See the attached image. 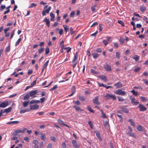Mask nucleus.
<instances>
[{
	"label": "nucleus",
	"mask_w": 148,
	"mask_h": 148,
	"mask_svg": "<svg viewBox=\"0 0 148 148\" xmlns=\"http://www.w3.org/2000/svg\"><path fill=\"white\" fill-rule=\"evenodd\" d=\"M114 93L116 95L122 96H124L126 94V92L125 91H123L121 89H119L116 90L114 92Z\"/></svg>",
	"instance_id": "f257e3e1"
},
{
	"label": "nucleus",
	"mask_w": 148,
	"mask_h": 148,
	"mask_svg": "<svg viewBox=\"0 0 148 148\" xmlns=\"http://www.w3.org/2000/svg\"><path fill=\"white\" fill-rule=\"evenodd\" d=\"M130 99L131 101V103L133 105L136 106L139 103V102L137 101L136 99L132 96L130 97Z\"/></svg>",
	"instance_id": "f03ea898"
},
{
	"label": "nucleus",
	"mask_w": 148,
	"mask_h": 148,
	"mask_svg": "<svg viewBox=\"0 0 148 148\" xmlns=\"http://www.w3.org/2000/svg\"><path fill=\"white\" fill-rule=\"evenodd\" d=\"M37 93V90H33L29 92V94L30 97H32V98H34L36 97L35 95Z\"/></svg>",
	"instance_id": "7ed1b4c3"
},
{
	"label": "nucleus",
	"mask_w": 148,
	"mask_h": 148,
	"mask_svg": "<svg viewBox=\"0 0 148 148\" xmlns=\"http://www.w3.org/2000/svg\"><path fill=\"white\" fill-rule=\"evenodd\" d=\"M9 104L8 101L5 100L4 101L0 103V107L2 108H4L7 107Z\"/></svg>",
	"instance_id": "20e7f679"
},
{
	"label": "nucleus",
	"mask_w": 148,
	"mask_h": 148,
	"mask_svg": "<svg viewBox=\"0 0 148 148\" xmlns=\"http://www.w3.org/2000/svg\"><path fill=\"white\" fill-rule=\"evenodd\" d=\"M139 108V110L141 112H144L147 110V108L143 105L140 104L138 106Z\"/></svg>",
	"instance_id": "39448f33"
},
{
	"label": "nucleus",
	"mask_w": 148,
	"mask_h": 148,
	"mask_svg": "<svg viewBox=\"0 0 148 148\" xmlns=\"http://www.w3.org/2000/svg\"><path fill=\"white\" fill-rule=\"evenodd\" d=\"M107 99H109L110 98H112L113 100H115L116 99V97L115 95H112L109 94H107L105 97Z\"/></svg>",
	"instance_id": "423d86ee"
},
{
	"label": "nucleus",
	"mask_w": 148,
	"mask_h": 148,
	"mask_svg": "<svg viewBox=\"0 0 148 148\" xmlns=\"http://www.w3.org/2000/svg\"><path fill=\"white\" fill-rule=\"evenodd\" d=\"M51 9V6L49 7L48 8L47 10H44L42 12V15L43 16L46 15V13L48 14L49 13Z\"/></svg>",
	"instance_id": "0eeeda50"
},
{
	"label": "nucleus",
	"mask_w": 148,
	"mask_h": 148,
	"mask_svg": "<svg viewBox=\"0 0 148 148\" xmlns=\"http://www.w3.org/2000/svg\"><path fill=\"white\" fill-rule=\"evenodd\" d=\"M106 38L107 39L106 40H104L102 41V42L103 43L105 46L109 43V42L110 41L111 38L110 37L107 36Z\"/></svg>",
	"instance_id": "6e6552de"
},
{
	"label": "nucleus",
	"mask_w": 148,
	"mask_h": 148,
	"mask_svg": "<svg viewBox=\"0 0 148 148\" xmlns=\"http://www.w3.org/2000/svg\"><path fill=\"white\" fill-rule=\"evenodd\" d=\"M30 110H36L38 109L39 108L38 105L37 104H35L30 106Z\"/></svg>",
	"instance_id": "1a4fd4ad"
},
{
	"label": "nucleus",
	"mask_w": 148,
	"mask_h": 148,
	"mask_svg": "<svg viewBox=\"0 0 148 148\" xmlns=\"http://www.w3.org/2000/svg\"><path fill=\"white\" fill-rule=\"evenodd\" d=\"M93 102L94 104L97 105H99L100 104L99 102V98L98 96L95 97L93 100Z\"/></svg>",
	"instance_id": "9d476101"
},
{
	"label": "nucleus",
	"mask_w": 148,
	"mask_h": 148,
	"mask_svg": "<svg viewBox=\"0 0 148 148\" xmlns=\"http://www.w3.org/2000/svg\"><path fill=\"white\" fill-rule=\"evenodd\" d=\"M104 68L107 71H109L112 70L110 65L107 64H106L104 66Z\"/></svg>",
	"instance_id": "9b49d317"
},
{
	"label": "nucleus",
	"mask_w": 148,
	"mask_h": 148,
	"mask_svg": "<svg viewBox=\"0 0 148 148\" xmlns=\"http://www.w3.org/2000/svg\"><path fill=\"white\" fill-rule=\"evenodd\" d=\"M43 21L44 22H45L46 25L48 27H49L50 25V21L47 18H45Z\"/></svg>",
	"instance_id": "f8f14e48"
},
{
	"label": "nucleus",
	"mask_w": 148,
	"mask_h": 148,
	"mask_svg": "<svg viewBox=\"0 0 148 148\" xmlns=\"http://www.w3.org/2000/svg\"><path fill=\"white\" fill-rule=\"evenodd\" d=\"M122 111L125 113H128L129 112L128 110L125 107V106H121L119 107Z\"/></svg>",
	"instance_id": "ddd939ff"
},
{
	"label": "nucleus",
	"mask_w": 148,
	"mask_h": 148,
	"mask_svg": "<svg viewBox=\"0 0 148 148\" xmlns=\"http://www.w3.org/2000/svg\"><path fill=\"white\" fill-rule=\"evenodd\" d=\"M114 86L116 87L117 88H121L123 86V84L120 82H119L114 84Z\"/></svg>",
	"instance_id": "4468645a"
},
{
	"label": "nucleus",
	"mask_w": 148,
	"mask_h": 148,
	"mask_svg": "<svg viewBox=\"0 0 148 148\" xmlns=\"http://www.w3.org/2000/svg\"><path fill=\"white\" fill-rule=\"evenodd\" d=\"M73 108L75 109V110L77 111H80L82 112L83 111V110L79 106H75L73 107Z\"/></svg>",
	"instance_id": "2eb2a0df"
},
{
	"label": "nucleus",
	"mask_w": 148,
	"mask_h": 148,
	"mask_svg": "<svg viewBox=\"0 0 148 148\" xmlns=\"http://www.w3.org/2000/svg\"><path fill=\"white\" fill-rule=\"evenodd\" d=\"M40 138L42 140H45L46 139V137L45 134L41 132L40 134Z\"/></svg>",
	"instance_id": "dca6fc26"
},
{
	"label": "nucleus",
	"mask_w": 148,
	"mask_h": 148,
	"mask_svg": "<svg viewBox=\"0 0 148 148\" xmlns=\"http://www.w3.org/2000/svg\"><path fill=\"white\" fill-rule=\"evenodd\" d=\"M95 133H96V136L98 138V139L100 141H101L102 140V139L100 136V134L99 132L98 131H97L96 132H95Z\"/></svg>",
	"instance_id": "f3484780"
},
{
	"label": "nucleus",
	"mask_w": 148,
	"mask_h": 148,
	"mask_svg": "<svg viewBox=\"0 0 148 148\" xmlns=\"http://www.w3.org/2000/svg\"><path fill=\"white\" fill-rule=\"evenodd\" d=\"M72 143L74 147L76 148H79V145L77 143L76 140H73L72 141Z\"/></svg>",
	"instance_id": "a211bd4d"
},
{
	"label": "nucleus",
	"mask_w": 148,
	"mask_h": 148,
	"mask_svg": "<svg viewBox=\"0 0 148 148\" xmlns=\"http://www.w3.org/2000/svg\"><path fill=\"white\" fill-rule=\"evenodd\" d=\"M127 134L129 136H132L134 138H136V136L132 132H127Z\"/></svg>",
	"instance_id": "6ab92c4d"
},
{
	"label": "nucleus",
	"mask_w": 148,
	"mask_h": 148,
	"mask_svg": "<svg viewBox=\"0 0 148 148\" xmlns=\"http://www.w3.org/2000/svg\"><path fill=\"white\" fill-rule=\"evenodd\" d=\"M40 101L39 100H32L29 102V104H34V103H37L39 102H40Z\"/></svg>",
	"instance_id": "aec40b11"
},
{
	"label": "nucleus",
	"mask_w": 148,
	"mask_h": 148,
	"mask_svg": "<svg viewBox=\"0 0 148 148\" xmlns=\"http://www.w3.org/2000/svg\"><path fill=\"white\" fill-rule=\"evenodd\" d=\"M99 77L104 81H106L107 80L106 77L104 75L100 76H99Z\"/></svg>",
	"instance_id": "412c9836"
},
{
	"label": "nucleus",
	"mask_w": 148,
	"mask_h": 148,
	"mask_svg": "<svg viewBox=\"0 0 148 148\" xmlns=\"http://www.w3.org/2000/svg\"><path fill=\"white\" fill-rule=\"evenodd\" d=\"M12 109V108L10 107L8 108L5 109L3 111L4 113L6 112L7 113H8L11 111Z\"/></svg>",
	"instance_id": "4be33fe9"
},
{
	"label": "nucleus",
	"mask_w": 148,
	"mask_h": 148,
	"mask_svg": "<svg viewBox=\"0 0 148 148\" xmlns=\"http://www.w3.org/2000/svg\"><path fill=\"white\" fill-rule=\"evenodd\" d=\"M92 55L93 58L95 59H97L99 56V54L97 53H93L92 54Z\"/></svg>",
	"instance_id": "5701e85b"
},
{
	"label": "nucleus",
	"mask_w": 148,
	"mask_h": 148,
	"mask_svg": "<svg viewBox=\"0 0 148 148\" xmlns=\"http://www.w3.org/2000/svg\"><path fill=\"white\" fill-rule=\"evenodd\" d=\"M78 58V54L77 52L75 54L74 56V58L72 61L73 63L77 61Z\"/></svg>",
	"instance_id": "b1692460"
},
{
	"label": "nucleus",
	"mask_w": 148,
	"mask_h": 148,
	"mask_svg": "<svg viewBox=\"0 0 148 148\" xmlns=\"http://www.w3.org/2000/svg\"><path fill=\"white\" fill-rule=\"evenodd\" d=\"M30 96L29 93L26 94L24 97V100H28L29 99Z\"/></svg>",
	"instance_id": "393cba45"
},
{
	"label": "nucleus",
	"mask_w": 148,
	"mask_h": 148,
	"mask_svg": "<svg viewBox=\"0 0 148 148\" xmlns=\"http://www.w3.org/2000/svg\"><path fill=\"white\" fill-rule=\"evenodd\" d=\"M128 122L130 123L132 126L133 127H135V125L134 123V121L133 119H130L128 120Z\"/></svg>",
	"instance_id": "a878e982"
},
{
	"label": "nucleus",
	"mask_w": 148,
	"mask_h": 148,
	"mask_svg": "<svg viewBox=\"0 0 148 148\" xmlns=\"http://www.w3.org/2000/svg\"><path fill=\"white\" fill-rule=\"evenodd\" d=\"M19 122L17 121H10L8 122L7 123V124H18L19 123Z\"/></svg>",
	"instance_id": "bb28decb"
},
{
	"label": "nucleus",
	"mask_w": 148,
	"mask_h": 148,
	"mask_svg": "<svg viewBox=\"0 0 148 148\" xmlns=\"http://www.w3.org/2000/svg\"><path fill=\"white\" fill-rule=\"evenodd\" d=\"M63 26L64 28V30L65 31V34H66L67 33V32L69 29V27L67 25H63Z\"/></svg>",
	"instance_id": "cd10ccee"
},
{
	"label": "nucleus",
	"mask_w": 148,
	"mask_h": 148,
	"mask_svg": "<svg viewBox=\"0 0 148 148\" xmlns=\"http://www.w3.org/2000/svg\"><path fill=\"white\" fill-rule=\"evenodd\" d=\"M146 10V7L145 6H140V10L142 12H144Z\"/></svg>",
	"instance_id": "c85d7f7f"
},
{
	"label": "nucleus",
	"mask_w": 148,
	"mask_h": 148,
	"mask_svg": "<svg viewBox=\"0 0 148 148\" xmlns=\"http://www.w3.org/2000/svg\"><path fill=\"white\" fill-rule=\"evenodd\" d=\"M87 108L90 112H94V111L91 108L90 106H88L87 107Z\"/></svg>",
	"instance_id": "c756f323"
},
{
	"label": "nucleus",
	"mask_w": 148,
	"mask_h": 148,
	"mask_svg": "<svg viewBox=\"0 0 148 148\" xmlns=\"http://www.w3.org/2000/svg\"><path fill=\"white\" fill-rule=\"evenodd\" d=\"M72 92L75 93L76 91V87L75 86H72L71 89Z\"/></svg>",
	"instance_id": "7c9ffc66"
},
{
	"label": "nucleus",
	"mask_w": 148,
	"mask_h": 148,
	"mask_svg": "<svg viewBox=\"0 0 148 148\" xmlns=\"http://www.w3.org/2000/svg\"><path fill=\"white\" fill-rule=\"evenodd\" d=\"M143 127L141 125H138L137 128V129L139 131H142L143 130Z\"/></svg>",
	"instance_id": "2f4dec72"
},
{
	"label": "nucleus",
	"mask_w": 148,
	"mask_h": 148,
	"mask_svg": "<svg viewBox=\"0 0 148 148\" xmlns=\"http://www.w3.org/2000/svg\"><path fill=\"white\" fill-rule=\"evenodd\" d=\"M132 58L134 59L136 61H137L139 60V57L138 56L136 55Z\"/></svg>",
	"instance_id": "473e14b6"
},
{
	"label": "nucleus",
	"mask_w": 148,
	"mask_h": 148,
	"mask_svg": "<svg viewBox=\"0 0 148 148\" xmlns=\"http://www.w3.org/2000/svg\"><path fill=\"white\" fill-rule=\"evenodd\" d=\"M38 78H37L35 80H34L32 83L31 84V86L33 87L36 85V83L37 79Z\"/></svg>",
	"instance_id": "72a5a7b5"
},
{
	"label": "nucleus",
	"mask_w": 148,
	"mask_h": 148,
	"mask_svg": "<svg viewBox=\"0 0 148 148\" xmlns=\"http://www.w3.org/2000/svg\"><path fill=\"white\" fill-rule=\"evenodd\" d=\"M29 103V101H24L23 102V106L24 107H26L28 105Z\"/></svg>",
	"instance_id": "f704fd0d"
},
{
	"label": "nucleus",
	"mask_w": 148,
	"mask_h": 148,
	"mask_svg": "<svg viewBox=\"0 0 148 148\" xmlns=\"http://www.w3.org/2000/svg\"><path fill=\"white\" fill-rule=\"evenodd\" d=\"M49 60L47 61L44 64L43 67H44V68H46L47 67L48 65V64L49 62Z\"/></svg>",
	"instance_id": "c9c22d12"
},
{
	"label": "nucleus",
	"mask_w": 148,
	"mask_h": 148,
	"mask_svg": "<svg viewBox=\"0 0 148 148\" xmlns=\"http://www.w3.org/2000/svg\"><path fill=\"white\" fill-rule=\"evenodd\" d=\"M131 92L132 93L133 95H134L136 96H137L138 92L134 90H132L131 91Z\"/></svg>",
	"instance_id": "e433bc0d"
},
{
	"label": "nucleus",
	"mask_w": 148,
	"mask_h": 148,
	"mask_svg": "<svg viewBox=\"0 0 148 148\" xmlns=\"http://www.w3.org/2000/svg\"><path fill=\"white\" fill-rule=\"evenodd\" d=\"M29 111H30L29 110H21L20 111V114L26 112H29Z\"/></svg>",
	"instance_id": "4c0bfd02"
},
{
	"label": "nucleus",
	"mask_w": 148,
	"mask_h": 148,
	"mask_svg": "<svg viewBox=\"0 0 148 148\" xmlns=\"http://www.w3.org/2000/svg\"><path fill=\"white\" fill-rule=\"evenodd\" d=\"M116 58L118 59H119L120 58V54L119 52H116Z\"/></svg>",
	"instance_id": "58836bf2"
},
{
	"label": "nucleus",
	"mask_w": 148,
	"mask_h": 148,
	"mask_svg": "<svg viewBox=\"0 0 148 148\" xmlns=\"http://www.w3.org/2000/svg\"><path fill=\"white\" fill-rule=\"evenodd\" d=\"M118 22L119 24H121L122 26L123 27L124 26V23L122 21L119 20L118 21Z\"/></svg>",
	"instance_id": "ea45409f"
},
{
	"label": "nucleus",
	"mask_w": 148,
	"mask_h": 148,
	"mask_svg": "<svg viewBox=\"0 0 148 148\" xmlns=\"http://www.w3.org/2000/svg\"><path fill=\"white\" fill-rule=\"evenodd\" d=\"M60 45L61 49L63 48L64 47V41L63 40H62L60 42Z\"/></svg>",
	"instance_id": "a19ab883"
},
{
	"label": "nucleus",
	"mask_w": 148,
	"mask_h": 148,
	"mask_svg": "<svg viewBox=\"0 0 148 148\" xmlns=\"http://www.w3.org/2000/svg\"><path fill=\"white\" fill-rule=\"evenodd\" d=\"M49 52V49L48 47H47L45 49V54H48Z\"/></svg>",
	"instance_id": "79ce46f5"
},
{
	"label": "nucleus",
	"mask_w": 148,
	"mask_h": 148,
	"mask_svg": "<svg viewBox=\"0 0 148 148\" xmlns=\"http://www.w3.org/2000/svg\"><path fill=\"white\" fill-rule=\"evenodd\" d=\"M58 121L61 124L63 125H64L65 124H64V122L61 119H58Z\"/></svg>",
	"instance_id": "37998d69"
},
{
	"label": "nucleus",
	"mask_w": 148,
	"mask_h": 148,
	"mask_svg": "<svg viewBox=\"0 0 148 148\" xmlns=\"http://www.w3.org/2000/svg\"><path fill=\"white\" fill-rule=\"evenodd\" d=\"M79 98L80 100L82 101H84L85 99L84 97L81 96H79Z\"/></svg>",
	"instance_id": "c03bdc74"
},
{
	"label": "nucleus",
	"mask_w": 148,
	"mask_h": 148,
	"mask_svg": "<svg viewBox=\"0 0 148 148\" xmlns=\"http://www.w3.org/2000/svg\"><path fill=\"white\" fill-rule=\"evenodd\" d=\"M21 40V38H19L18 40L15 43V46H17L19 44Z\"/></svg>",
	"instance_id": "a18cd8bd"
},
{
	"label": "nucleus",
	"mask_w": 148,
	"mask_h": 148,
	"mask_svg": "<svg viewBox=\"0 0 148 148\" xmlns=\"http://www.w3.org/2000/svg\"><path fill=\"white\" fill-rule=\"evenodd\" d=\"M58 88V86L57 85H56L55 86H53V87H52V88L50 89L49 90H54L56 89L57 88Z\"/></svg>",
	"instance_id": "49530a36"
},
{
	"label": "nucleus",
	"mask_w": 148,
	"mask_h": 148,
	"mask_svg": "<svg viewBox=\"0 0 148 148\" xmlns=\"http://www.w3.org/2000/svg\"><path fill=\"white\" fill-rule=\"evenodd\" d=\"M37 5L36 4L34 3H31V5H30V6L29 7V8H32L33 7H35Z\"/></svg>",
	"instance_id": "de8ad7c7"
},
{
	"label": "nucleus",
	"mask_w": 148,
	"mask_h": 148,
	"mask_svg": "<svg viewBox=\"0 0 148 148\" xmlns=\"http://www.w3.org/2000/svg\"><path fill=\"white\" fill-rule=\"evenodd\" d=\"M44 49L43 48H41L40 49L38 50V52L39 54H40L42 53L44 51Z\"/></svg>",
	"instance_id": "09e8293b"
},
{
	"label": "nucleus",
	"mask_w": 148,
	"mask_h": 148,
	"mask_svg": "<svg viewBox=\"0 0 148 148\" xmlns=\"http://www.w3.org/2000/svg\"><path fill=\"white\" fill-rule=\"evenodd\" d=\"M140 98L142 101H146V99L145 97L141 96Z\"/></svg>",
	"instance_id": "8fccbe9b"
},
{
	"label": "nucleus",
	"mask_w": 148,
	"mask_h": 148,
	"mask_svg": "<svg viewBox=\"0 0 148 148\" xmlns=\"http://www.w3.org/2000/svg\"><path fill=\"white\" fill-rule=\"evenodd\" d=\"M88 124L90 126L91 128L92 129H93V125L92 124V122L90 121H89L88 122Z\"/></svg>",
	"instance_id": "3c124183"
},
{
	"label": "nucleus",
	"mask_w": 148,
	"mask_h": 148,
	"mask_svg": "<svg viewBox=\"0 0 148 148\" xmlns=\"http://www.w3.org/2000/svg\"><path fill=\"white\" fill-rule=\"evenodd\" d=\"M90 72L91 73L95 74H97L98 73L97 71H95L93 69H91Z\"/></svg>",
	"instance_id": "603ef678"
},
{
	"label": "nucleus",
	"mask_w": 148,
	"mask_h": 148,
	"mask_svg": "<svg viewBox=\"0 0 148 148\" xmlns=\"http://www.w3.org/2000/svg\"><path fill=\"white\" fill-rule=\"evenodd\" d=\"M73 103L75 104L79 105L80 104V102L78 100H77L76 101H73Z\"/></svg>",
	"instance_id": "864d4df0"
},
{
	"label": "nucleus",
	"mask_w": 148,
	"mask_h": 148,
	"mask_svg": "<svg viewBox=\"0 0 148 148\" xmlns=\"http://www.w3.org/2000/svg\"><path fill=\"white\" fill-rule=\"evenodd\" d=\"M70 31L71 34L72 35L75 32V31H73V28L72 27H71L70 28Z\"/></svg>",
	"instance_id": "5fc2aeb1"
},
{
	"label": "nucleus",
	"mask_w": 148,
	"mask_h": 148,
	"mask_svg": "<svg viewBox=\"0 0 148 148\" xmlns=\"http://www.w3.org/2000/svg\"><path fill=\"white\" fill-rule=\"evenodd\" d=\"M5 8V5H1L0 8V11H2Z\"/></svg>",
	"instance_id": "6e6d98bb"
},
{
	"label": "nucleus",
	"mask_w": 148,
	"mask_h": 148,
	"mask_svg": "<svg viewBox=\"0 0 148 148\" xmlns=\"http://www.w3.org/2000/svg\"><path fill=\"white\" fill-rule=\"evenodd\" d=\"M118 99L119 101H123L124 100V99L121 97H118Z\"/></svg>",
	"instance_id": "4d7b16f0"
},
{
	"label": "nucleus",
	"mask_w": 148,
	"mask_h": 148,
	"mask_svg": "<svg viewBox=\"0 0 148 148\" xmlns=\"http://www.w3.org/2000/svg\"><path fill=\"white\" fill-rule=\"evenodd\" d=\"M62 148H66V145L64 143H62L61 145Z\"/></svg>",
	"instance_id": "13d9d810"
},
{
	"label": "nucleus",
	"mask_w": 148,
	"mask_h": 148,
	"mask_svg": "<svg viewBox=\"0 0 148 148\" xmlns=\"http://www.w3.org/2000/svg\"><path fill=\"white\" fill-rule=\"evenodd\" d=\"M96 6V5H94L92 6L91 7V10H92V12H94L95 10V7Z\"/></svg>",
	"instance_id": "bf43d9fd"
},
{
	"label": "nucleus",
	"mask_w": 148,
	"mask_h": 148,
	"mask_svg": "<svg viewBox=\"0 0 148 148\" xmlns=\"http://www.w3.org/2000/svg\"><path fill=\"white\" fill-rule=\"evenodd\" d=\"M119 40L121 44H123L124 42V40L122 38H120Z\"/></svg>",
	"instance_id": "052dcab7"
},
{
	"label": "nucleus",
	"mask_w": 148,
	"mask_h": 148,
	"mask_svg": "<svg viewBox=\"0 0 148 148\" xmlns=\"http://www.w3.org/2000/svg\"><path fill=\"white\" fill-rule=\"evenodd\" d=\"M10 27H8L6 28L5 29H4V32L5 34H6V32H7V31L9 30L10 29Z\"/></svg>",
	"instance_id": "680f3d73"
},
{
	"label": "nucleus",
	"mask_w": 148,
	"mask_h": 148,
	"mask_svg": "<svg viewBox=\"0 0 148 148\" xmlns=\"http://www.w3.org/2000/svg\"><path fill=\"white\" fill-rule=\"evenodd\" d=\"M5 51L6 52H9L10 51V47L9 46L7 47L5 49Z\"/></svg>",
	"instance_id": "e2e57ef3"
},
{
	"label": "nucleus",
	"mask_w": 148,
	"mask_h": 148,
	"mask_svg": "<svg viewBox=\"0 0 148 148\" xmlns=\"http://www.w3.org/2000/svg\"><path fill=\"white\" fill-rule=\"evenodd\" d=\"M143 19L144 20H146V23H148V21H147L148 18L146 16H144L143 18Z\"/></svg>",
	"instance_id": "0e129e2a"
},
{
	"label": "nucleus",
	"mask_w": 148,
	"mask_h": 148,
	"mask_svg": "<svg viewBox=\"0 0 148 148\" xmlns=\"http://www.w3.org/2000/svg\"><path fill=\"white\" fill-rule=\"evenodd\" d=\"M96 51L98 53H101L102 52V50L101 48H98L96 49Z\"/></svg>",
	"instance_id": "69168bd1"
},
{
	"label": "nucleus",
	"mask_w": 148,
	"mask_h": 148,
	"mask_svg": "<svg viewBox=\"0 0 148 148\" xmlns=\"http://www.w3.org/2000/svg\"><path fill=\"white\" fill-rule=\"evenodd\" d=\"M108 124V123L107 121H103V124L104 126H107Z\"/></svg>",
	"instance_id": "338daca9"
},
{
	"label": "nucleus",
	"mask_w": 148,
	"mask_h": 148,
	"mask_svg": "<svg viewBox=\"0 0 148 148\" xmlns=\"http://www.w3.org/2000/svg\"><path fill=\"white\" fill-rule=\"evenodd\" d=\"M45 97H43L41 98L40 99V100L41 101L40 102L41 103H43L45 100Z\"/></svg>",
	"instance_id": "774afa93"
}]
</instances>
